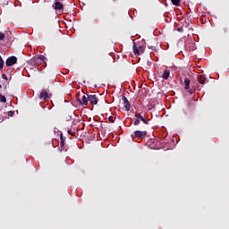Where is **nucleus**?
<instances>
[{"label": "nucleus", "instance_id": "nucleus-18", "mask_svg": "<svg viewBox=\"0 0 229 229\" xmlns=\"http://www.w3.org/2000/svg\"><path fill=\"white\" fill-rule=\"evenodd\" d=\"M108 121H109L110 123H115V120L114 119V116H109V117H108Z\"/></svg>", "mask_w": 229, "mask_h": 229}, {"label": "nucleus", "instance_id": "nucleus-4", "mask_svg": "<svg viewBox=\"0 0 229 229\" xmlns=\"http://www.w3.org/2000/svg\"><path fill=\"white\" fill-rule=\"evenodd\" d=\"M148 136V131H135L134 137L136 139H146Z\"/></svg>", "mask_w": 229, "mask_h": 229}, {"label": "nucleus", "instance_id": "nucleus-20", "mask_svg": "<svg viewBox=\"0 0 229 229\" xmlns=\"http://www.w3.org/2000/svg\"><path fill=\"white\" fill-rule=\"evenodd\" d=\"M8 115H9V117H13V115H14L13 111H9Z\"/></svg>", "mask_w": 229, "mask_h": 229}, {"label": "nucleus", "instance_id": "nucleus-21", "mask_svg": "<svg viewBox=\"0 0 229 229\" xmlns=\"http://www.w3.org/2000/svg\"><path fill=\"white\" fill-rule=\"evenodd\" d=\"M142 123H144L145 124H149V120H146V118H143V120H141Z\"/></svg>", "mask_w": 229, "mask_h": 229}, {"label": "nucleus", "instance_id": "nucleus-11", "mask_svg": "<svg viewBox=\"0 0 229 229\" xmlns=\"http://www.w3.org/2000/svg\"><path fill=\"white\" fill-rule=\"evenodd\" d=\"M198 81L199 83H200V85H205V82L207 81V77H205V75H199Z\"/></svg>", "mask_w": 229, "mask_h": 229}, {"label": "nucleus", "instance_id": "nucleus-8", "mask_svg": "<svg viewBox=\"0 0 229 229\" xmlns=\"http://www.w3.org/2000/svg\"><path fill=\"white\" fill-rule=\"evenodd\" d=\"M39 99H43L44 101H47V99H49V93H47V90L42 89L39 94Z\"/></svg>", "mask_w": 229, "mask_h": 229}, {"label": "nucleus", "instance_id": "nucleus-15", "mask_svg": "<svg viewBox=\"0 0 229 229\" xmlns=\"http://www.w3.org/2000/svg\"><path fill=\"white\" fill-rule=\"evenodd\" d=\"M171 1H172V4H174V6H180L181 0H171Z\"/></svg>", "mask_w": 229, "mask_h": 229}, {"label": "nucleus", "instance_id": "nucleus-9", "mask_svg": "<svg viewBox=\"0 0 229 229\" xmlns=\"http://www.w3.org/2000/svg\"><path fill=\"white\" fill-rule=\"evenodd\" d=\"M88 101H89L90 105H98V97L96 95H89Z\"/></svg>", "mask_w": 229, "mask_h": 229}, {"label": "nucleus", "instance_id": "nucleus-17", "mask_svg": "<svg viewBox=\"0 0 229 229\" xmlns=\"http://www.w3.org/2000/svg\"><path fill=\"white\" fill-rule=\"evenodd\" d=\"M0 101L1 103H6V97L0 93Z\"/></svg>", "mask_w": 229, "mask_h": 229}, {"label": "nucleus", "instance_id": "nucleus-13", "mask_svg": "<svg viewBox=\"0 0 229 229\" xmlns=\"http://www.w3.org/2000/svg\"><path fill=\"white\" fill-rule=\"evenodd\" d=\"M170 74H171V71L170 70H165L163 72V75H162L163 80H169Z\"/></svg>", "mask_w": 229, "mask_h": 229}, {"label": "nucleus", "instance_id": "nucleus-14", "mask_svg": "<svg viewBox=\"0 0 229 229\" xmlns=\"http://www.w3.org/2000/svg\"><path fill=\"white\" fill-rule=\"evenodd\" d=\"M61 148H64L65 146V139L64 135L61 134V142H60Z\"/></svg>", "mask_w": 229, "mask_h": 229}, {"label": "nucleus", "instance_id": "nucleus-23", "mask_svg": "<svg viewBox=\"0 0 229 229\" xmlns=\"http://www.w3.org/2000/svg\"><path fill=\"white\" fill-rule=\"evenodd\" d=\"M69 135H72V137H74V133L72 132V130H68Z\"/></svg>", "mask_w": 229, "mask_h": 229}, {"label": "nucleus", "instance_id": "nucleus-12", "mask_svg": "<svg viewBox=\"0 0 229 229\" xmlns=\"http://www.w3.org/2000/svg\"><path fill=\"white\" fill-rule=\"evenodd\" d=\"M54 8H55V10H64V4H62L60 2H55L54 4Z\"/></svg>", "mask_w": 229, "mask_h": 229}, {"label": "nucleus", "instance_id": "nucleus-26", "mask_svg": "<svg viewBox=\"0 0 229 229\" xmlns=\"http://www.w3.org/2000/svg\"><path fill=\"white\" fill-rule=\"evenodd\" d=\"M58 1H61V0H56V2H58Z\"/></svg>", "mask_w": 229, "mask_h": 229}, {"label": "nucleus", "instance_id": "nucleus-16", "mask_svg": "<svg viewBox=\"0 0 229 229\" xmlns=\"http://www.w3.org/2000/svg\"><path fill=\"white\" fill-rule=\"evenodd\" d=\"M4 67V61L3 60V57L0 55V69L3 71V68Z\"/></svg>", "mask_w": 229, "mask_h": 229}, {"label": "nucleus", "instance_id": "nucleus-2", "mask_svg": "<svg viewBox=\"0 0 229 229\" xmlns=\"http://www.w3.org/2000/svg\"><path fill=\"white\" fill-rule=\"evenodd\" d=\"M132 49H133V54L135 55H142L144 51H146V46L133 43Z\"/></svg>", "mask_w": 229, "mask_h": 229}, {"label": "nucleus", "instance_id": "nucleus-10", "mask_svg": "<svg viewBox=\"0 0 229 229\" xmlns=\"http://www.w3.org/2000/svg\"><path fill=\"white\" fill-rule=\"evenodd\" d=\"M184 89L185 90H189L191 89V79L190 78H185L184 79Z\"/></svg>", "mask_w": 229, "mask_h": 229}, {"label": "nucleus", "instance_id": "nucleus-7", "mask_svg": "<svg viewBox=\"0 0 229 229\" xmlns=\"http://www.w3.org/2000/svg\"><path fill=\"white\" fill-rule=\"evenodd\" d=\"M77 101L82 106H87V105H89V97L87 98V96L83 95L82 98L81 99L78 98Z\"/></svg>", "mask_w": 229, "mask_h": 229}, {"label": "nucleus", "instance_id": "nucleus-1", "mask_svg": "<svg viewBox=\"0 0 229 229\" xmlns=\"http://www.w3.org/2000/svg\"><path fill=\"white\" fill-rule=\"evenodd\" d=\"M42 62L46 64V62H47V57L39 55L38 57H32L30 60V65H34V67H38V65H41Z\"/></svg>", "mask_w": 229, "mask_h": 229}, {"label": "nucleus", "instance_id": "nucleus-25", "mask_svg": "<svg viewBox=\"0 0 229 229\" xmlns=\"http://www.w3.org/2000/svg\"><path fill=\"white\" fill-rule=\"evenodd\" d=\"M0 89H3V85L0 84Z\"/></svg>", "mask_w": 229, "mask_h": 229}, {"label": "nucleus", "instance_id": "nucleus-5", "mask_svg": "<svg viewBox=\"0 0 229 229\" xmlns=\"http://www.w3.org/2000/svg\"><path fill=\"white\" fill-rule=\"evenodd\" d=\"M134 116L136 118H134L133 124H134V126H139L140 124V121H144V116H142V114H140L139 113H136L134 114Z\"/></svg>", "mask_w": 229, "mask_h": 229}, {"label": "nucleus", "instance_id": "nucleus-19", "mask_svg": "<svg viewBox=\"0 0 229 229\" xmlns=\"http://www.w3.org/2000/svg\"><path fill=\"white\" fill-rule=\"evenodd\" d=\"M4 40V34L3 32H0V41Z\"/></svg>", "mask_w": 229, "mask_h": 229}, {"label": "nucleus", "instance_id": "nucleus-3", "mask_svg": "<svg viewBox=\"0 0 229 229\" xmlns=\"http://www.w3.org/2000/svg\"><path fill=\"white\" fill-rule=\"evenodd\" d=\"M15 64H17V58L15 57V55H12V56L8 57L5 61V65L7 67H12V66L15 65Z\"/></svg>", "mask_w": 229, "mask_h": 229}, {"label": "nucleus", "instance_id": "nucleus-6", "mask_svg": "<svg viewBox=\"0 0 229 229\" xmlns=\"http://www.w3.org/2000/svg\"><path fill=\"white\" fill-rule=\"evenodd\" d=\"M122 101L123 102V106H124L126 112H130L131 104H130V101H128V98L125 96H123Z\"/></svg>", "mask_w": 229, "mask_h": 229}, {"label": "nucleus", "instance_id": "nucleus-22", "mask_svg": "<svg viewBox=\"0 0 229 229\" xmlns=\"http://www.w3.org/2000/svg\"><path fill=\"white\" fill-rule=\"evenodd\" d=\"M195 91H196V89H189L188 90L189 94H191V95L194 94Z\"/></svg>", "mask_w": 229, "mask_h": 229}, {"label": "nucleus", "instance_id": "nucleus-24", "mask_svg": "<svg viewBox=\"0 0 229 229\" xmlns=\"http://www.w3.org/2000/svg\"><path fill=\"white\" fill-rule=\"evenodd\" d=\"M2 79L3 80H8V77L6 76V74L3 73L2 74Z\"/></svg>", "mask_w": 229, "mask_h": 229}]
</instances>
